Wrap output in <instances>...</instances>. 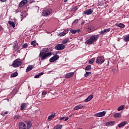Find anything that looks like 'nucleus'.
<instances>
[{
	"instance_id": "nucleus-9",
	"label": "nucleus",
	"mask_w": 129,
	"mask_h": 129,
	"mask_svg": "<svg viewBox=\"0 0 129 129\" xmlns=\"http://www.w3.org/2000/svg\"><path fill=\"white\" fill-rule=\"evenodd\" d=\"M92 13H93V10H92L91 9H89L84 11L83 15H91Z\"/></svg>"
},
{
	"instance_id": "nucleus-3",
	"label": "nucleus",
	"mask_w": 129,
	"mask_h": 129,
	"mask_svg": "<svg viewBox=\"0 0 129 129\" xmlns=\"http://www.w3.org/2000/svg\"><path fill=\"white\" fill-rule=\"evenodd\" d=\"M51 12L52 10L50 9L44 10L42 12V16H43V17H47V16H49V15H51Z\"/></svg>"
},
{
	"instance_id": "nucleus-17",
	"label": "nucleus",
	"mask_w": 129,
	"mask_h": 129,
	"mask_svg": "<svg viewBox=\"0 0 129 129\" xmlns=\"http://www.w3.org/2000/svg\"><path fill=\"white\" fill-rule=\"evenodd\" d=\"M33 68H34L33 65L28 66L26 69V72H29L31 71V70H33Z\"/></svg>"
},
{
	"instance_id": "nucleus-16",
	"label": "nucleus",
	"mask_w": 129,
	"mask_h": 129,
	"mask_svg": "<svg viewBox=\"0 0 129 129\" xmlns=\"http://www.w3.org/2000/svg\"><path fill=\"white\" fill-rule=\"evenodd\" d=\"M93 98V95H90L89 96L87 99L85 100V102H88V101H90L91 99Z\"/></svg>"
},
{
	"instance_id": "nucleus-28",
	"label": "nucleus",
	"mask_w": 129,
	"mask_h": 129,
	"mask_svg": "<svg viewBox=\"0 0 129 129\" xmlns=\"http://www.w3.org/2000/svg\"><path fill=\"white\" fill-rule=\"evenodd\" d=\"M27 125L26 128L30 129L32 127V123H31V122H27Z\"/></svg>"
},
{
	"instance_id": "nucleus-52",
	"label": "nucleus",
	"mask_w": 129,
	"mask_h": 129,
	"mask_svg": "<svg viewBox=\"0 0 129 129\" xmlns=\"http://www.w3.org/2000/svg\"><path fill=\"white\" fill-rule=\"evenodd\" d=\"M68 1V0H63L64 3H67Z\"/></svg>"
},
{
	"instance_id": "nucleus-53",
	"label": "nucleus",
	"mask_w": 129,
	"mask_h": 129,
	"mask_svg": "<svg viewBox=\"0 0 129 129\" xmlns=\"http://www.w3.org/2000/svg\"><path fill=\"white\" fill-rule=\"evenodd\" d=\"M75 11H77V7H75Z\"/></svg>"
},
{
	"instance_id": "nucleus-36",
	"label": "nucleus",
	"mask_w": 129,
	"mask_h": 129,
	"mask_svg": "<svg viewBox=\"0 0 129 129\" xmlns=\"http://www.w3.org/2000/svg\"><path fill=\"white\" fill-rule=\"evenodd\" d=\"M124 25L122 23H119L118 25H117V27H119V28H124Z\"/></svg>"
},
{
	"instance_id": "nucleus-20",
	"label": "nucleus",
	"mask_w": 129,
	"mask_h": 129,
	"mask_svg": "<svg viewBox=\"0 0 129 129\" xmlns=\"http://www.w3.org/2000/svg\"><path fill=\"white\" fill-rule=\"evenodd\" d=\"M27 107V103H23L21 104L20 110H24L25 108Z\"/></svg>"
},
{
	"instance_id": "nucleus-26",
	"label": "nucleus",
	"mask_w": 129,
	"mask_h": 129,
	"mask_svg": "<svg viewBox=\"0 0 129 129\" xmlns=\"http://www.w3.org/2000/svg\"><path fill=\"white\" fill-rule=\"evenodd\" d=\"M120 116H121V114H120V113H116L114 114V117L115 118H116L117 117H120Z\"/></svg>"
},
{
	"instance_id": "nucleus-7",
	"label": "nucleus",
	"mask_w": 129,
	"mask_h": 129,
	"mask_svg": "<svg viewBox=\"0 0 129 129\" xmlns=\"http://www.w3.org/2000/svg\"><path fill=\"white\" fill-rule=\"evenodd\" d=\"M18 125L19 129H27V125L23 121L20 122Z\"/></svg>"
},
{
	"instance_id": "nucleus-31",
	"label": "nucleus",
	"mask_w": 129,
	"mask_h": 129,
	"mask_svg": "<svg viewBox=\"0 0 129 129\" xmlns=\"http://www.w3.org/2000/svg\"><path fill=\"white\" fill-rule=\"evenodd\" d=\"M123 108H124V105H121L117 108V110H118V111H120V110H122Z\"/></svg>"
},
{
	"instance_id": "nucleus-21",
	"label": "nucleus",
	"mask_w": 129,
	"mask_h": 129,
	"mask_svg": "<svg viewBox=\"0 0 129 129\" xmlns=\"http://www.w3.org/2000/svg\"><path fill=\"white\" fill-rule=\"evenodd\" d=\"M8 24H10V27H12L13 28H15V27H16V24H15V22L13 21H9L8 22Z\"/></svg>"
},
{
	"instance_id": "nucleus-34",
	"label": "nucleus",
	"mask_w": 129,
	"mask_h": 129,
	"mask_svg": "<svg viewBox=\"0 0 129 129\" xmlns=\"http://www.w3.org/2000/svg\"><path fill=\"white\" fill-rule=\"evenodd\" d=\"M91 74V72H86V73L84 74L85 77H88L89 75Z\"/></svg>"
},
{
	"instance_id": "nucleus-30",
	"label": "nucleus",
	"mask_w": 129,
	"mask_h": 129,
	"mask_svg": "<svg viewBox=\"0 0 129 129\" xmlns=\"http://www.w3.org/2000/svg\"><path fill=\"white\" fill-rule=\"evenodd\" d=\"M91 70V66L90 65H88L85 68V70L86 71H89V70Z\"/></svg>"
},
{
	"instance_id": "nucleus-44",
	"label": "nucleus",
	"mask_w": 129,
	"mask_h": 129,
	"mask_svg": "<svg viewBox=\"0 0 129 129\" xmlns=\"http://www.w3.org/2000/svg\"><path fill=\"white\" fill-rule=\"evenodd\" d=\"M100 34L101 35H105V34H106L105 31L104 30L101 31Z\"/></svg>"
},
{
	"instance_id": "nucleus-15",
	"label": "nucleus",
	"mask_w": 129,
	"mask_h": 129,
	"mask_svg": "<svg viewBox=\"0 0 129 129\" xmlns=\"http://www.w3.org/2000/svg\"><path fill=\"white\" fill-rule=\"evenodd\" d=\"M127 122H126V121H124L121 122V123H120L118 125V127H122V126H124V125H125V124H127Z\"/></svg>"
},
{
	"instance_id": "nucleus-11",
	"label": "nucleus",
	"mask_w": 129,
	"mask_h": 129,
	"mask_svg": "<svg viewBox=\"0 0 129 129\" xmlns=\"http://www.w3.org/2000/svg\"><path fill=\"white\" fill-rule=\"evenodd\" d=\"M68 32H69V29H67V30H64L63 32L60 33L58 34L59 37H63L65 36L66 34H68Z\"/></svg>"
},
{
	"instance_id": "nucleus-40",
	"label": "nucleus",
	"mask_w": 129,
	"mask_h": 129,
	"mask_svg": "<svg viewBox=\"0 0 129 129\" xmlns=\"http://www.w3.org/2000/svg\"><path fill=\"white\" fill-rule=\"evenodd\" d=\"M105 30V33H108V32H110V28H108V29H104Z\"/></svg>"
},
{
	"instance_id": "nucleus-38",
	"label": "nucleus",
	"mask_w": 129,
	"mask_h": 129,
	"mask_svg": "<svg viewBox=\"0 0 129 129\" xmlns=\"http://www.w3.org/2000/svg\"><path fill=\"white\" fill-rule=\"evenodd\" d=\"M124 40L125 42H128V41H129V35H127L125 37H124Z\"/></svg>"
},
{
	"instance_id": "nucleus-55",
	"label": "nucleus",
	"mask_w": 129,
	"mask_h": 129,
	"mask_svg": "<svg viewBox=\"0 0 129 129\" xmlns=\"http://www.w3.org/2000/svg\"><path fill=\"white\" fill-rule=\"evenodd\" d=\"M74 115V114H72L71 115L72 117Z\"/></svg>"
},
{
	"instance_id": "nucleus-51",
	"label": "nucleus",
	"mask_w": 129,
	"mask_h": 129,
	"mask_svg": "<svg viewBox=\"0 0 129 129\" xmlns=\"http://www.w3.org/2000/svg\"><path fill=\"white\" fill-rule=\"evenodd\" d=\"M1 2H2L3 3H5V2H7V0H0Z\"/></svg>"
},
{
	"instance_id": "nucleus-4",
	"label": "nucleus",
	"mask_w": 129,
	"mask_h": 129,
	"mask_svg": "<svg viewBox=\"0 0 129 129\" xmlns=\"http://www.w3.org/2000/svg\"><path fill=\"white\" fill-rule=\"evenodd\" d=\"M55 50L57 51H61V50H64L65 49V45L63 44H58L55 46Z\"/></svg>"
},
{
	"instance_id": "nucleus-37",
	"label": "nucleus",
	"mask_w": 129,
	"mask_h": 129,
	"mask_svg": "<svg viewBox=\"0 0 129 129\" xmlns=\"http://www.w3.org/2000/svg\"><path fill=\"white\" fill-rule=\"evenodd\" d=\"M31 45H33V47H36V45H37V43L36 42V41L34 40L31 42Z\"/></svg>"
},
{
	"instance_id": "nucleus-27",
	"label": "nucleus",
	"mask_w": 129,
	"mask_h": 129,
	"mask_svg": "<svg viewBox=\"0 0 129 129\" xmlns=\"http://www.w3.org/2000/svg\"><path fill=\"white\" fill-rule=\"evenodd\" d=\"M19 75V73L18 72H15L14 73L11 74V77H17Z\"/></svg>"
},
{
	"instance_id": "nucleus-25",
	"label": "nucleus",
	"mask_w": 129,
	"mask_h": 129,
	"mask_svg": "<svg viewBox=\"0 0 129 129\" xmlns=\"http://www.w3.org/2000/svg\"><path fill=\"white\" fill-rule=\"evenodd\" d=\"M62 126V125L57 124L53 127V129H61Z\"/></svg>"
},
{
	"instance_id": "nucleus-8",
	"label": "nucleus",
	"mask_w": 129,
	"mask_h": 129,
	"mask_svg": "<svg viewBox=\"0 0 129 129\" xmlns=\"http://www.w3.org/2000/svg\"><path fill=\"white\" fill-rule=\"evenodd\" d=\"M27 4H28L27 0H23L20 3L19 7V8H23V7H25Z\"/></svg>"
},
{
	"instance_id": "nucleus-12",
	"label": "nucleus",
	"mask_w": 129,
	"mask_h": 129,
	"mask_svg": "<svg viewBox=\"0 0 129 129\" xmlns=\"http://www.w3.org/2000/svg\"><path fill=\"white\" fill-rule=\"evenodd\" d=\"M95 30V28H94V27L91 25L88 27L87 32H88V33H91V32H93Z\"/></svg>"
},
{
	"instance_id": "nucleus-48",
	"label": "nucleus",
	"mask_w": 129,
	"mask_h": 129,
	"mask_svg": "<svg viewBox=\"0 0 129 129\" xmlns=\"http://www.w3.org/2000/svg\"><path fill=\"white\" fill-rule=\"evenodd\" d=\"M63 119H65V117H61L60 118V120H63Z\"/></svg>"
},
{
	"instance_id": "nucleus-18",
	"label": "nucleus",
	"mask_w": 129,
	"mask_h": 129,
	"mask_svg": "<svg viewBox=\"0 0 129 129\" xmlns=\"http://www.w3.org/2000/svg\"><path fill=\"white\" fill-rule=\"evenodd\" d=\"M55 116H56V113L51 114L50 115H49L48 117L47 120H49V121L51 120V119H52V118H54Z\"/></svg>"
},
{
	"instance_id": "nucleus-32",
	"label": "nucleus",
	"mask_w": 129,
	"mask_h": 129,
	"mask_svg": "<svg viewBox=\"0 0 129 129\" xmlns=\"http://www.w3.org/2000/svg\"><path fill=\"white\" fill-rule=\"evenodd\" d=\"M95 60V58H91L90 60H89V64H93V63H94Z\"/></svg>"
},
{
	"instance_id": "nucleus-41",
	"label": "nucleus",
	"mask_w": 129,
	"mask_h": 129,
	"mask_svg": "<svg viewBox=\"0 0 129 129\" xmlns=\"http://www.w3.org/2000/svg\"><path fill=\"white\" fill-rule=\"evenodd\" d=\"M113 73H114V74H116V72H117V71L116 70V69L113 68L112 69V70Z\"/></svg>"
},
{
	"instance_id": "nucleus-14",
	"label": "nucleus",
	"mask_w": 129,
	"mask_h": 129,
	"mask_svg": "<svg viewBox=\"0 0 129 129\" xmlns=\"http://www.w3.org/2000/svg\"><path fill=\"white\" fill-rule=\"evenodd\" d=\"M83 107H84V106L82 104H79V105H78L77 106H76L74 109L75 110H78V109H81V108H83Z\"/></svg>"
},
{
	"instance_id": "nucleus-5",
	"label": "nucleus",
	"mask_w": 129,
	"mask_h": 129,
	"mask_svg": "<svg viewBox=\"0 0 129 129\" xmlns=\"http://www.w3.org/2000/svg\"><path fill=\"white\" fill-rule=\"evenodd\" d=\"M104 62V57L103 56H98L96 58V62L97 64H102Z\"/></svg>"
},
{
	"instance_id": "nucleus-42",
	"label": "nucleus",
	"mask_w": 129,
	"mask_h": 129,
	"mask_svg": "<svg viewBox=\"0 0 129 129\" xmlns=\"http://www.w3.org/2000/svg\"><path fill=\"white\" fill-rule=\"evenodd\" d=\"M9 111H6L4 113H1V115H3V116L6 115V114H8Z\"/></svg>"
},
{
	"instance_id": "nucleus-22",
	"label": "nucleus",
	"mask_w": 129,
	"mask_h": 129,
	"mask_svg": "<svg viewBox=\"0 0 129 129\" xmlns=\"http://www.w3.org/2000/svg\"><path fill=\"white\" fill-rule=\"evenodd\" d=\"M93 43L94 42L91 38H90V39H89L88 40L86 41V44L87 45H91V44H93Z\"/></svg>"
},
{
	"instance_id": "nucleus-49",
	"label": "nucleus",
	"mask_w": 129,
	"mask_h": 129,
	"mask_svg": "<svg viewBox=\"0 0 129 129\" xmlns=\"http://www.w3.org/2000/svg\"><path fill=\"white\" fill-rule=\"evenodd\" d=\"M43 74H44V73L41 72V73H40L38 74V75H39V76H41L43 75Z\"/></svg>"
},
{
	"instance_id": "nucleus-23",
	"label": "nucleus",
	"mask_w": 129,
	"mask_h": 129,
	"mask_svg": "<svg viewBox=\"0 0 129 129\" xmlns=\"http://www.w3.org/2000/svg\"><path fill=\"white\" fill-rule=\"evenodd\" d=\"M70 31L72 34H76V33H79V32H80V29H78V30L71 29Z\"/></svg>"
},
{
	"instance_id": "nucleus-43",
	"label": "nucleus",
	"mask_w": 129,
	"mask_h": 129,
	"mask_svg": "<svg viewBox=\"0 0 129 129\" xmlns=\"http://www.w3.org/2000/svg\"><path fill=\"white\" fill-rule=\"evenodd\" d=\"M78 23V19H76L75 20L74 22H73V24L74 25H76Z\"/></svg>"
},
{
	"instance_id": "nucleus-19",
	"label": "nucleus",
	"mask_w": 129,
	"mask_h": 129,
	"mask_svg": "<svg viewBox=\"0 0 129 129\" xmlns=\"http://www.w3.org/2000/svg\"><path fill=\"white\" fill-rule=\"evenodd\" d=\"M114 121L107 122L105 124L106 126H110V125H113L114 124Z\"/></svg>"
},
{
	"instance_id": "nucleus-33",
	"label": "nucleus",
	"mask_w": 129,
	"mask_h": 129,
	"mask_svg": "<svg viewBox=\"0 0 129 129\" xmlns=\"http://www.w3.org/2000/svg\"><path fill=\"white\" fill-rule=\"evenodd\" d=\"M14 118L16 120L21 119L22 118V116L17 115L14 117Z\"/></svg>"
},
{
	"instance_id": "nucleus-13",
	"label": "nucleus",
	"mask_w": 129,
	"mask_h": 129,
	"mask_svg": "<svg viewBox=\"0 0 129 129\" xmlns=\"http://www.w3.org/2000/svg\"><path fill=\"white\" fill-rule=\"evenodd\" d=\"M98 38H99V36L98 35H94L90 37V38L92 39V41L94 43L96 41H97L98 39Z\"/></svg>"
},
{
	"instance_id": "nucleus-1",
	"label": "nucleus",
	"mask_w": 129,
	"mask_h": 129,
	"mask_svg": "<svg viewBox=\"0 0 129 129\" xmlns=\"http://www.w3.org/2000/svg\"><path fill=\"white\" fill-rule=\"evenodd\" d=\"M49 52V49L48 48H43L42 50L40 51L39 54V59L42 61H44V60L47 59L48 57L51 56L52 52Z\"/></svg>"
},
{
	"instance_id": "nucleus-35",
	"label": "nucleus",
	"mask_w": 129,
	"mask_h": 129,
	"mask_svg": "<svg viewBox=\"0 0 129 129\" xmlns=\"http://www.w3.org/2000/svg\"><path fill=\"white\" fill-rule=\"evenodd\" d=\"M25 18H26V15H25V14L22 13L21 14V21H23V20H24V19H25Z\"/></svg>"
},
{
	"instance_id": "nucleus-24",
	"label": "nucleus",
	"mask_w": 129,
	"mask_h": 129,
	"mask_svg": "<svg viewBox=\"0 0 129 129\" xmlns=\"http://www.w3.org/2000/svg\"><path fill=\"white\" fill-rule=\"evenodd\" d=\"M73 75H74V73H69L68 75H67L65 77L66 78H70V77H71L72 76H73Z\"/></svg>"
},
{
	"instance_id": "nucleus-56",
	"label": "nucleus",
	"mask_w": 129,
	"mask_h": 129,
	"mask_svg": "<svg viewBox=\"0 0 129 129\" xmlns=\"http://www.w3.org/2000/svg\"><path fill=\"white\" fill-rule=\"evenodd\" d=\"M84 24V22H82V23H81L82 25H83Z\"/></svg>"
},
{
	"instance_id": "nucleus-50",
	"label": "nucleus",
	"mask_w": 129,
	"mask_h": 129,
	"mask_svg": "<svg viewBox=\"0 0 129 129\" xmlns=\"http://www.w3.org/2000/svg\"><path fill=\"white\" fill-rule=\"evenodd\" d=\"M68 119H69V118L68 117L64 119V121H67V120H68Z\"/></svg>"
},
{
	"instance_id": "nucleus-57",
	"label": "nucleus",
	"mask_w": 129,
	"mask_h": 129,
	"mask_svg": "<svg viewBox=\"0 0 129 129\" xmlns=\"http://www.w3.org/2000/svg\"><path fill=\"white\" fill-rule=\"evenodd\" d=\"M128 2H129V0H127Z\"/></svg>"
},
{
	"instance_id": "nucleus-6",
	"label": "nucleus",
	"mask_w": 129,
	"mask_h": 129,
	"mask_svg": "<svg viewBox=\"0 0 129 129\" xmlns=\"http://www.w3.org/2000/svg\"><path fill=\"white\" fill-rule=\"evenodd\" d=\"M105 114H106V112L103 111L102 112H100L95 114L94 116H97V117H102V116H104Z\"/></svg>"
},
{
	"instance_id": "nucleus-45",
	"label": "nucleus",
	"mask_w": 129,
	"mask_h": 129,
	"mask_svg": "<svg viewBox=\"0 0 129 129\" xmlns=\"http://www.w3.org/2000/svg\"><path fill=\"white\" fill-rule=\"evenodd\" d=\"M18 45V44L17 43H14V45H13V48L14 49H16L17 48V46Z\"/></svg>"
},
{
	"instance_id": "nucleus-10",
	"label": "nucleus",
	"mask_w": 129,
	"mask_h": 129,
	"mask_svg": "<svg viewBox=\"0 0 129 129\" xmlns=\"http://www.w3.org/2000/svg\"><path fill=\"white\" fill-rule=\"evenodd\" d=\"M58 59H59V55H55L49 59V62H55V61H57Z\"/></svg>"
},
{
	"instance_id": "nucleus-39",
	"label": "nucleus",
	"mask_w": 129,
	"mask_h": 129,
	"mask_svg": "<svg viewBox=\"0 0 129 129\" xmlns=\"http://www.w3.org/2000/svg\"><path fill=\"white\" fill-rule=\"evenodd\" d=\"M28 47V44L27 43H25L24 45H22V48L23 49H26Z\"/></svg>"
},
{
	"instance_id": "nucleus-47",
	"label": "nucleus",
	"mask_w": 129,
	"mask_h": 129,
	"mask_svg": "<svg viewBox=\"0 0 129 129\" xmlns=\"http://www.w3.org/2000/svg\"><path fill=\"white\" fill-rule=\"evenodd\" d=\"M46 94H47V92H42V95H46Z\"/></svg>"
},
{
	"instance_id": "nucleus-54",
	"label": "nucleus",
	"mask_w": 129,
	"mask_h": 129,
	"mask_svg": "<svg viewBox=\"0 0 129 129\" xmlns=\"http://www.w3.org/2000/svg\"><path fill=\"white\" fill-rule=\"evenodd\" d=\"M2 29H3V27H2L1 26H0V31L2 30Z\"/></svg>"
},
{
	"instance_id": "nucleus-29",
	"label": "nucleus",
	"mask_w": 129,
	"mask_h": 129,
	"mask_svg": "<svg viewBox=\"0 0 129 129\" xmlns=\"http://www.w3.org/2000/svg\"><path fill=\"white\" fill-rule=\"evenodd\" d=\"M69 41V39L67 38L64 40H63L61 44H62V45H64L65 44H67V43H68V41Z\"/></svg>"
},
{
	"instance_id": "nucleus-2",
	"label": "nucleus",
	"mask_w": 129,
	"mask_h": 129,
	"mask_svg": "<svg viewBox=\"0 0 129 129\" xmlns=\"http://www.w3.org/2000/svg\"><path fill=\"white\" fill-rule=\"evenodd\" d=\"M22 61L21 59L18 58L15 59L13 63L12 66L13 67H14V68H17V67H20L21 65H22Z\"/></svg>"
},
{
	"instance_id": "nucleus-46",
	"label": "nucleus",
	"mask_w": 129,
	"mask_h": 129,
	"mask_svg": "<svg viewBox=\"0 0 129 129\" xmlns=\"http://www.w3.org/2000/svg\"><path fill=\"white\" fill-rule=\"evenodd\" d=\"M39 77H40L39 75H36L34 76V78H39Z\"/></svg>"
}]
</instances>
